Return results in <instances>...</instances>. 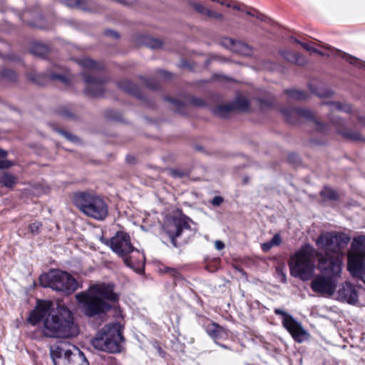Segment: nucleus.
Instances as JSON below:
<instances>
[{
	"label": "nucleus",
	"mask_w": 365,
	"mask_h": 365,
	"mask_svg": "<svg viewBox=\"0 0 365 365\" xmlns=\"http://www.w3.org/2000/svg\"><path fill=\"white\" fill-rule=\"evenodd\" d=\"M223 201V199L222 197H220V196H215L212 200V203L214 205H216V206H218L220 205Z\"/></svg>",
	"instance_id": "45"
},
{
	"label": "nucleus",
	"mask_w": 365,
	"mask_h": 365,
	"mask_svg": "<svg viewBox=\"0 0 365 365\" xmlns=\"http://www.w3.org/2000/svg\"><path fill=\"white\" fill-rule=\"evenodd\" d=\"M83 76L86 84V92L95 96L100 95L101 93L102 80L93 78L87 73H83Z\"/></svg>",
	"instance_id": "16"
},
{
	"label": "nucleus",
	"mask_w": 365,
	"mask_h": 365,
	"mask_svg": "<svg viewBox=\"0 0 365 365\" xmlns=\"http://www.w3.org/2000/svg\"><path fill=\"white\" fill-rule=\"evenodd\" d=\"M14 165V163L8 160H0V170L1 169H8Z\"/></svg>",
	"instance_id": "42"
},
{
	"label": "nucleus",
	"mask_w": 365,
	"mask_h": 365,
	"mask_svg": "<svg viewBox=\"0 0 365 365\" xmlns=\"http://www.w3.org/2000/svg\"><path fill=\"white\" fill-rule=\"evenodd\" d=\"M186 3L197 14L207 17L210 9L194 0H186Z\"/></svg>",
	"instance_id": "22"
},
{
	"label": "nucleus",
	"mask_w": 365,
	"mask_h": 365,
	"mask_svg": "<svg viewBox=\"0 0 365 365\" xmlns=\"http://www.w3.org/2000/svg\"><path fill=\"white\" fill-rule=\"evenodd\" d=\"M39 282L44 287H51L66 294H71L78 288L77 281L69 273L61 270L41 274Z\"/></svg>",
	"instance_id": "9"
},
{
	"label": "nucleus",
	"mask_w": 365,
	"mask_h": 365,
	"mask_svg": "<svg viewBox=\"0 0 365 365\" xmlns=\"http://www.w3.org/2000/svg\"><path fill=\"white\" fill-rule=\"evenodd\" d=\"M220 2H217L220 5L225 6L228 8H232L235 10H240V6L237 4H232L230 1L228 0H220Z\"/></svg>",
	"instance_id": "37"
},
{
	"label": "nucleus",
	"mask_w": 365,
	"mask_h": 365,
	"mask_svg": "<svg viewBox=\"0 0 365 365\" xmlns=\"http://www.w3.org/2000/svg\"><path fill=\"white\" fill-rule=\"evenodd\" d=\"M363 263H365V237L358 236L353 239L347 253V269L349 273L356 274Z\"/></svg>",
	"instance_id": "11"
},
{
	"label": "nucleus",
	"mask_w": 365,
	"mask_h": 365,
	"mask_svg": "<svg viewBox=\"0 0 365 365\" xmlns=\"http://www.w3.org/2000/svg\"><path fill=\"white\" fill-rule=\"evenodd\" d=\"M274 312L277 315L282 317L284 328L291 334L295 341L302 343L309 339L310 335L308 331L290 314L281 309H275Z\"/></svg>",
	"instance_id": "12"
},
{
	"label": "nucleus",
	"mask_w": 365,
	"mask_h": 365,
	"mask_svg": "<svg viewBox=\"0 0 365 365\" xmlns=\"http://www.w3.org/2000/svg\"><path fill=\"white\" fill-rule=\"evenodd\" d=\"M192 221L183 215L167 217L163 224V230L176 246V238L185 232H191L190 223Z\"/></svg>",
	"instance_id": "13"
},
{
	"label": "nucleus",
	"mask_w": 365,
	"mask_h": 365,
	"mask_svg": "<svg viewBox=\"0 0 365 365\" xmlns=\"http://www.w3.org/2000/svg\"><path fill=\"white\" fill-rule=\"evenodd\" d=\"M59 133L69 141L76 142L78 140L77 137H76L71 133H68L67 131L61 130L59 131Z\"/></svg>",
	"instance_id": "41"
},
{
	"label": "nucleus",
	"mask_w": 365,
	"mask_h": 365,
	"mask_svg": "<svg viewBox=\"0 0 365 365\" xmlns=\"http://www.w3.org/2000/svg\"><path fill=\"white\" fill-rule=\"evenodd\" d=\"M249 107L248 101L245 98H238L234 105H223L217 108L215 113L221 117H225L228 113L236 108L246 110Z\"/></svg>",
	"instance_id": "15"
},
{
	"label": "nucleus",
	"mask_w": 365,
	"mask_h": 365,
	"mask_svg": "<svg viewBox=\"0 0 365 365\" xmlns=\"http://www.w3.org/2000/svg\"><path fill=\"white\" fill-rule=\"evenodd\" d=\"M350 274L354 277L360 279L365 284V263H363L361 268L360 269L359 273L356 274H354L353 273H350Z\"/></svg>",
	"instance_id": "39"
},
{
	"label": "nucleus",
	"mask_w": 365,
	"mask_h": 365,
	"mask_svg": "<svg viewBox=\"0 0 365 365\" xmlns=\"http://www.w3.org/2000/svg\"><path fill=\"white\" fill-rule=\"evenodd\" d=\"M76 205L85 215L102 220L108 215V206L98 195L88 192H78L74 196Z\"/></svg>",
	"instance_id": "8"
},
{
	"label": "nucleus",
	"mask_w": 365,
	"mask_h": 365,
	"mask_svg": "<svg viewBox=\"0 0 365 365\" xmlns=\"http://www.w3.org/2000/svg\"><path fill=\"white\" fill-rule=\"evenodd\" d=\"M164 272L169 273L170 275H172L175 277H178V276L179 274L178 272L175 269L170 268V267L165 268Z\"/></svg>",
	"instance_id": "43"
},
{
	"label": "nucleus",
	"mask_w": 365,
	"mask_h": 365,
	"mask_svg": "<svg viewBox=\"0 0 365 365\" xmlns=\"http://www.w3.org/2000/svg\"><path fill=\"white\" fill-rule=\"evenodd\" d=\"M237 42V41L229 37H223L220 39V44L232 51H233Z\"/></svg>",
	"instance_id": "28"
},
{
	"label": "nucleus",
	"mask_w": 365,
	"mask_h": 365,
	"mask_svg": "<svg viewBox=\"0 0 365 365\" xmlns=\"http://www.w3.org/2000/svg\"><path fill=\"white\" fill-rule=\"evenodd\" d=\"M281 55L284 59L291 63L302 64L304 62V59L297 53H292L289 51H282L281 52Z\"/></svg>",
	"instance_id": "21"
},
{
	"label": "nucleus",
	"mask_w": 365,
	"mask_h": 365,
	"mask_svg": "<svg viewBox=\"0 0 365 365\" xmlns=\"http://www.w3.org/2000/svg\"><path fill=\"white\" fill-rule=\"evenodd\" d=\"M1 76L2 78L11 81H14L17 78L16 74L13 71L9 69L3 70L1 71Z\"/></svg>",
	"instance_id": "32"
},
{
	"label": "nucleus",
	"mask_w": 365,
	"mask_h": 365,
	"mask_svg": "<svg viewBox=\"0 0 365 365\" xmlns=\"http://www.w3.org/2000/svg\"><path fill=\"white\" fill-rule=\"evenodd\" d=\"M316 250L309 245L302 246L290 258V274L303 281L309 280L315 269Z\"/></svg>",
	"instance_id": "4"
},
{
	"label": "nucleus",
	"mask_w": 365,
	"mask_h": 365,
	"mask_svg": "<svg viewBox=\"0 0 365 365\" xmlns=\"http://www.w3.org/2000/svg\"><path fill=\"white\" fill-rule=\"evenodd\" d=\"M339 132L346 138L349 140H361V134L357 131L339 130Z\"/></svg>",
	"instance_id": "27"
},
{
	"label": "nucleus",
	"mask_w": 365,
	"mask_h": 365,
	"mask_svg": "<svg viewBox=\"0 0 365 365\" xmlns=\"http://www.w3.org/2000/svg\"><path fill=\"white\" fill-rule=\"evenodd\" d=\"M17 177L9 172L0 173V184L7 188L14 187L17 183Z\"/></svg>",
	"instance_id": "19"
},
{
	"label": "nucleus",
	"mask_w": 365,
	"mask_h": 365,
	"mask_svg": "<svg viewBox=\"0 0 365 365\" xmlns=\"http://www.w3.org/2000/svg\"><path fill=\"white\" fill-rule=\"evenodd\" d=\"M119 86L123 89V90H125L128 92H133V85L132 84L131 82L128 81H123L121 83H120L119 84Z\"/></svg>",
	"instance_id": "38"
},
{
	"label": "nucleus",
	"mask_w": 365,
	"mask_h": 365,
	"mask_svg": "<svg viewBox=\"0 0 365 365\" xmlns=\"http://www.w3.org/2000/svg\"><path fill=\"white\" fill-rule=\"evenodd\" d=\"M330 110L332 111H344L349 113L351 110V108L348 104H344L339 102H334L329 104Z\"/></svg>",
	"instance_id": "25"
},
{
	"label": "nucleus",
	"mask_w": 365,
	"mask_h": 365,
	"mask_svg": "<svg viewBox=\"0 0 365 365\" xmlns=\"http://www.w3.org/2000/svg\"><path fill=\"white\" fill-rule=\"evenodd\" d=\"M50 353L55 365H89L83 352L68 343L61 342L52 346Z\"/></svg>",
	"instance_id": "7"
},
{
	"label": "nucleus",
	"mask_w": 365,
	"mask_h": 365,
	"mask_svg": "<svg viewBox=\"0 0 365 365\" xmlns=\"http://www.w3.org/2000/svg\"><path fill=\"white\" fill-rule=\"evenodd\" d=\"M173 175H175V176H179V177L182 176V175L179 172H178V171H174L173 172Z\"/></svg>",
	"instance_id": "49"
},
{
	"label": "nucleus",
	"mask_w": 365,
	"mask_h": 365,
	"mask_svg": "<svg viewBox=\"0 0 365 365\" xmlns=\"http://www.w3.org/2000/svg\"><path fill=\"white\" fill-rule=\"evenodd\" d=\"M62 3L71 8H78L83 10L86 9L84 1L83 0H61Z\"/></svg>",
	"instance_id": "26"
},
{
	"label": "nucleus",
	"mask_w": 365,
	"mask_h": 365,
	"mask_svg": "<svg viewBox=\"0 0 365 365\" xmlns=\"http://www.w3.org/2000/svg\"><path fill=\"white\" fill-rule=\"evenodd\" d=\"M207 17L214 19L218 21H223L225 19V16L223 14H222L221 13L216 12L211 9L209 10Z\"/></svg>",
	"instance_id": "35"
},
{
	"label": "nucleus",
	"mask_w": 365,
	"mask_h": 365,
	"mask_svg": "<svg viewBox=\"0 0 365 365\" xmlns=\"http://www.w3.org/2000/svg\"><path fill=\"white\" fill-rule=\"evenodd\" d=\"M79 64L85 69L95 70L100 69L102 66L91 58H83L79 61Z\"/></svg>",
	"instance_id": "24"
},
{
	"label": "nucleus",
	"mask_w": 365,
	"mask_h": 365,
	"mask_svg": "<svg viewBox=\"0 0 365 365\" xmlns=\"http://www.w3.org/2000/svg\"><path fill=\"white\" fill-rule=\"evenodd\" d=\"M283 113L284 115H286L287 120L290 123H292V121L289 119V117L295 115L307 119H314V113L311 110L307 109L292 108L290 110H283Z\"/></svg>",
	"instance_id": "18"
},
{
	"label": "nucleus",
	"mask_w": 365,
	"mask_h": 365,
	"mask_svg": "<svg viewBox=\"0 0 365 365\" xmlns=\"http://www.w3.org/2000/svg\"><path fill=\"white\" fill-rule=\"evenodd\" d=\"M7 155V152L0 148V158H5Z\"/></svg>",
	"instance_id": "48"
},
{
	"label": "nucleus",
	"mask_w": 365,
	"mask_h": 365,
	"mask_svg": "<svg viewBox=\"0 0 365 365\" xmlns=\"http://www.w3.org/2000/svg\"><path fill=\"white\" fill-rule=\"evenodd\" d=\"M247 14L250 15L252 16H255V15L253 13H251L250 11H247Z\"/></svg>",
	"instance_id": "50"
},
{
	"label": "nucleus",
	"mask_w": 365,
	"mask_h": 365,
	"mask_svg": "<svg viewBox=\"0 0 365 365\" xmlns=\"http://www.w3.org/2000/svg\"><path fill=\"white\" fill-rule=\"evenodd\" d=\"M319 269L327 274H330V276L325 277L323 275H318L315 277L311 283L312 289L314 292L323 296L334 297L337 285L336 277H339L340 274L334 275L329 270V264L324 266V262L322 259L319 260Z\"/></svg>",
	"instance_id": "10"
},
{
	"label": "nucleus",
	"mask_w": 365,
	"mask_h": 365,
	"mask_svg": "<svg viewBox=\"0 0 365 365\" xmlns=\"http://www.w3.org/2000/svg\"><path fill=\"white\" fill-rule=\"evenodd\" d=\"M232 52L249 56L252 54V48L243 42L237 41Z\"/></svg>",
	"instance_id": "20"
},
{
	"label": "nucleus",
	"mask_w": 365,
	"mask_h": 365,
	"mask_svg": "<svg viewBox=\"0 0 365 365\" xmlns=\"http://www.w3.org/2000/svg\"><path fill=\"white\" fill-rule=\"evenodd\" d=\"M344 58H345V60L346 61L349 62L351 64H354V65H356L359 67L361 66V64H362L361 61L353 56L346 54L344 56Z\"/></svg>",
	"instance_id": "36"
},
{
	"label": "nucleus",
	"mask_w": 365,
	"mask_h": 365,
	"mask_svg": "<svg viewBox=\"0 0 365 365\" xmlns=\"http://www.w3.org/2000/svg\"><path fill=\"white\" fill-rule=\"evenodd\" d=\"M41 227V223L39 222H34L29 225V230L33 234H37Z\"/></svg>",
	"instance_id": "40"
},
{
	"label": "nucleus",
	"mask_w": 365,
	"mask_h": 365,
	"mask_svg": "<svg viewBox=\"0 0 365 365\" xmlns=\"http://www.w3.org/2000/svg\"><path fill=\"white\" fill-rule=\"evenodd\" d=\"M321 195L324 199L334 200L336 198V192L329 187H324L321 191Z\"/></svg>",
	"instance_id": "30"
},
{
	"label": "nucleus",
	"mask_w": 365,
	"mask_h": 365,
	"mask_svg": "<svg viewBox=\"0 0 365 365\" xmlns=\"http://www.w3.org/2000/svg\"><path fill=\"white\" fill-rule=\"evenodd\" d=\"M50 78L53 80H59L62 82H64L66 83L67 81V79L65 76H62V75H56V74H53V75H51L50 76Z\"/></svg>",
	"instance_id": "44"
},
{
	"label": "nucleus",
	"mask_w": 365,
	"mask_h": 365,
	"mask_svg": "<svg viewBox=\"0 0 365 365\" xmlns=\"http://www.w3.org/2000/svg\"><path fill=\"white\" fill-rule=\"evenodd\" d=\"M215 247L216 250H221L224 249L225 244L223 243V242H222L220 240H216L215 242Z\"/></svg>",
	"instance_id": "46"
},
{
	"label": "nucleus",
	"mask_w": 365,
	"mask_h": 365,
	"mask_svg": "<svg viewBox=\"0 0 365 365\" xmlns=\"http://www.w3.org/2000/svg\"><path fill=\"white\" fill-rule=\"evenodd\" d=\"M350 241V237L342 233L326 232L320 235L317 240L319 248L329 253L336 255L334 257H329L324 264H329V270L334 275L341 273L343 264V250Z\"/></svg>",
	"instance_id": "3"
},
{
	"label": "nucleus",
	"mask_w": 365,
	"mask_h": 365,
	"mask_svg": "<svg viewBox=\"0 0 365 365\" xmlns=\"http://www.w3.org/2000/svg\"><path fill=\"white\" fill-rule=\"evenodd\" d=\"M295 41L297 43L300 44L304 48H305L307 51H312L314 53H318V54L322 55V56L325 55L324 53L320 51L317 48H315L312 47V46H310L309 44H308L307 43H302V42H300V41H297L296 39H295Z\"/></svg>",
	"instance_id": "33"
},
{
	"label": "nucleus",
	"mask_w": 365,
	"mask_h": 365,
	"mask_svg": "<svg viewBox=\"0 0 365 365\" xmlns=\"http://www.w3.org/2000/svg\"><path fill=\"white\" fill-rule=\"evenodd\" d=\"M281 237L279 235L276 234L269 242L262 244L261 247L264 252H268L272 247L278 246L281 243Z\"/></svg>",
	"instance_id": "23"
},
{
	"label": "nucleus",
	"mask_w": 365,
	"mask_h": 365,
	"mask_svg": "<svg viewBox=\"0 0 365 365\" xmlns=\"http://www.w3.org/2000/svg\"><path fill=\"white\" fill-rule=\"evenodd\" d=\"M113 365H120V364L116 363V364H113Z\"/></svg>",
	"instance_id": "54"
},
{
	"label": "nucleus",
	"mask_w": 365,
	"mask_h": 365,
	"mask_svg": "<svg viewBox=\"0 0 365 365\" xmlns=\"http://www.w3.org/2000/svg\"><path fill=\"white\" fill-rule=\"evenodd\" d=\"M331 121H332V123H333L334 124H337V123H338V122L334 121V120H331Z\"/></svg>",
	"instance_id": "51"
},
{
	"label": "nucleus",
	"mask_w": 365,
	"mask_h": 365,
	"mask_svg": "<svg viewBox=\"0 0 365 365\" xmlns=\"http://www.w3.org/2000/svg\"><path fill=\"white\" fill-rule=\"evenodd\" d=\"M76 299L84 313L93 317L110 310L108 302H118V295L113 284L98 282L91 284L86 292L76 294Z\"/></svg>",
	"instance_id": "2"
},
{
	"label": "nucleus",
	"mask_w": 365,
	"mask_h": 365,
	"mask_svg": "<svg viewBox=\"0 0 365 365\" xmlns=\"http://www.w3.org/2000/svg\"><path fill=\"white\" fill-rule=\"evenodd\" d=\"M46 50L47 49L44 46L41 44H36L32 49V53L35 55L42 56L46 52Z\"/></svg>",
	"instance_id": "34"
},
{
	"label": "nucleus",
	"mask_w": 365,
	"mask_h": 365,
	"mask_svg": "<svg viewBox=\"0 0 365 365\" xmlns=\"http://www.w3.org/2000/svg\"><path fill=\"white\" fill-rule=\"evenodd\" d=\"M222 347L225 348V345H220Z\"/></svg>",
	"instance_id": "52"
},
{
	"label": "nucleus",
	"mask_w": 365,
	"mask_h": 365,
	"mask_svg": "<svg viewBox=\"0 0 365 365\" xmlns=\"http://www.w3.org/2000/svg\"><path fill=\"white\" fill-rule=\"evenodd\" d=\"M53 303L50 301L38 302L28 321L32 325L43 322V334L48 337L68 338L78 335V328L74 324L71 311L66 307L58 305L51 310Z\"/></svg>",
	"instance_id": "1"
},
{
	"label": "nucleus",
	"mask_w": 365,
	"mask_h": 365,
	"mask_svg": "<svg viewBox=\"0 0 365 365\" xmlns=\"http://www.w3.org/2000/svg\"><path fill=\"white\" fill-rule=\"evenodd\" d=\"M276 277L282 283H286L287 276L284 265H279L276 267Z\"/></svg>",
	"instance_id": "31"
},
{
	"label": "nucleus",
	"mask_w": 365,
	"mask_h": 365,
	"mask_svg": "<svg viewBox=\"0 0 365 365\" xmlns=\"http://www.w3.org/2000/svg\"><path fill=\"white\" fill-rule=\"evenodd\" d=\"M122 326L118 322L105 325L92 340V345L98 350L116 353L120 351L123 341Z\"/></svg>",
	"instance_id": "6"
},
{
	"label": "nucleus",
	"mask_w": 365,
	"mask_h": 365,
	"mask_svg": "<svg viewBox=\"0 0 365 365\" xmlns=\"http://www.w3.org/2000/svg\"><path fill=\"white\" fill-rule=\"evenodd\" d=\"M287 93L290 98L299 101L304 100L307 97L304 92L294 89L287 91Z\"/></svg>",
	"instance_id": "29"
},
{
	"label": "nucleus",
	"mask_w": 365,
	"mask_h": 365,
	"mask_svg": "<svg viewBox=\"0 0 365 365\" xmlns=\"http://www.w3.org/2000/svg\"><path fill=\"white\" fill-rule=\"evenodd\" d=\"M110 249L123 259L125 264L131 268L140 267L144 264L145 255L134 248L130 242L129 235L118 232L109 242Z\"/></svg>",
	"instance_id": "5"
},
{
	"label": "nucleus",
	"mask_w": 365,
	"mask_h": 365,
	"mask_svg": "<svg viewBox=\"0 0 365 365\" xmlns=\"http://www.w3.org/2000/svg\"><path fill=\"white\" fill-rule=\"evenodd\" d=\"M205 329L207 334L215 341L226 339L228 336L225 329L215 322L208 324Z\"/></svg>",
	"instance_id": "17"
},
{
	"label": "nucleus",
	"mask_w": 365,
	"mask_h": 365,
	"mask_svg": "<svg viewBox=\"0 0 365 365\" xmlns=\"http://www.w3.org/2000/svg\"><path fill=\"white\" fill-rule=\"evenodd\" d=\"M359 287L349 282H345L339 285L334 297L340 302L356 305L359 303Z\"/></svg>",
	"instance_id": "14"
},
{
	"label": "nucleus",
	"mask_w": 365,
	"mask_h": 365,
	"mask_svg": "<svg viewBox=\"0 0 365 365\" xmlns=\"http://www.w3.org/2000/svg\"><path fill=\"white\" fill-rule=\"evenodd\" d=\"M107 35H109V36H113L115 38H118V35L113 31H108L106 32Z\"/></svg>",
	"instance_id": "47"
},
{
	"label": "nucleus",
	"mask_w": 365,
	"mask_h": 365,
	"mask_svg": "<svg viewBox=\"0 0 365 365\" xmlns=\"http://www.w3.org/2000/svg\"><path fill=\"white\" fill-rule=\"evenodd\" d=\"M159 45H160V43L158 42V43H157V45H156L155 46H159Z\"/></svg>",
	"instance_id": "53"
}]
</instances>
